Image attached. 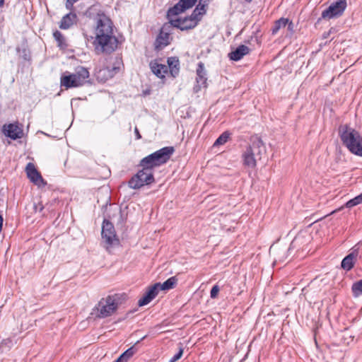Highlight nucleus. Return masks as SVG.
Here are the masks:
<instances>
[{
	"instance_id": "nucleus-2",
	"label": "nucleus",
	"mask_w": 362,
	"mask_h": 362,
	"mask_svg": "<svg viewBox=\"0 0 362 362\" xmlns=\"http://www.w3.org/2000/svg\"><path fill=\"white\" fill-rule=\"evenodd\" d=\"M339 134L343 144L352 153L362 157V136L356 129L348 125H341Z\"/></svg>"
},
{
	"instance_id": "nucleus-22",
	"label": "nucleus",
	"mask_w": 362,
	"mask_h": 362,
	"mask_svg": "<svg viewBox=\"0 0 362 362\" xmlns=\"http://www.w3.org/2000/svg\"><path fill=\"white\" fill-rule=\"evenodd\" d=\"M249 48L245 45L239 46L235 50L232 51L228 54V57L230 60L238 61L248 53Z\"/></svg>"
},
{
	"instance_id": "nucleus-38",
	"label": "nucleus",
	"mask_w": 362,
	"mask_h": 362,
	"mask_svg": "<svg viewBox=\"0 0 362 362\" xmlns=\"http://www.w3.org/2000/svg\"><path fill=\"white\" fill-rule=\"evenodd\" d=\"M256 29V31H257V33H255L254 37L255 39V41L257 42V44L259 45L260 44L261 41H260V37H261V35H258V33H259V27L257 26L255 28ZM253 39V37H250V40H252Z\"/></svg>"
},
{
	"instance_id": "nucleus-16",
	"label": "nucleus",
	"mask_w": 362,
	"mask_h": 362,
	"mask_svg": "<svg viewBox=\"0 0 362 362\" xmlns=\"http://www.w3.org/2000/svg\"><path fill=\"white\" fill-rule=\"evenodd\" d=\"M149 66L151 71L160 78H164L168 71L166 65L158 64L156 60L151 62Z\"/></svg>"
},
{
	"instance_id": "nucleus-24",
	"label": "nucleus",
	"mask_w": 362,
	"mask_h": 362,
	"mask_svg": "<svg viewBox=\"0 0 362 362\" xmlns=\"http://www.w3.org/2000/svg\"><path fill=\"white\" fill-rule=\"evenodd\" d=\"M177 283L176 276H172L164 281L163 284H159V290H170L173 288Z\"/></svg>"
},
{
	"instance_id": "nucleus-35",
	"label": "nucleus",
	"mask_w": 362,
	"mask_h": 362,
	"mask_svg": "<svg viewBox=\"0 0 362 362\" xmlns=\"http://www.w3.org/2000/svg\"><path fill=\"white\" fill-rule=\"evenodd\" d=\"M182 354H183V348H182V345H180L179 351L170 358L169 362L177 361V360H179L181 358Z\"/></svg>"
},
{
	"instance_id": "nucleus-34",
	"label": "nucleus",
	"mask_w": 362,
	"mask_h": 362,
	"mask_svg": "<svg viewBox=\"0 0 362 362\" xmlns=\"http://www.w3.org/2000/svg\"><path fill=\"white\" fill-rule=\"evenodd\" d=\"M151 300V298L148 297L146 293H144L143 297L139 300L138 305L140 307L144 306L148 304Z\"/></svg>"
},
{
	"instance_id": "nucleus-32",
	"label": "nucleus",
	"mask_w": 362,
	"mask_h": 362,
	"mask_svg": "<svg viewBox=\"0 0 362 362\" xmlns=\"http://www.w3.org/2000/svg\"><path fill=\"white\" fill-rule=\"evenodd\" d=\"M362 203V193L354 199H350L346 203V206L347 208H351L353 206H355L359 204Z\"/></svg>"
},
{
	"instance_id": "nucleus-40",
	"label": "nucleus",
	"mask_w": 362,
	"mask_h": 362,
	"mask_svg": "<svg viewBox=\"0 0 362 362\" xmlns=\"http://www.w3.org/2000/svg\"><path fill=\"white\" fill-rule=\"evenodd\" d=\"M134 133H135L136 139H140L141 138V134H140V133H139V129H138V128H137V127H135V129H134Z\"/></svg>"
},
{
	"instance_id": "nucleus-13",
	"label": "nucleus",
	"mask_w": 362,
	"mask_h": 362,
	"mask_svg": "<svg viewBox=\"0 0 362 362\" xmlns=\"http://www.w3.org/2000/svg\"><path fill=\"white\" fill-rule=\"evenodd\" d=\"M84 83L82 82L81 79H78L74 73L61 78V86L65 87L66 89L81 86Z\"/></svg>"
},
{
	"instance_id": "nucleus-4",
	"label": "nucleus",
	"mask_w": 362,
	"mask_h": 362,
	"mask_svg": "<svg viewBox=\"0 0 362 362\" xmlns=\"http://www.w3.org/2000/svg\"><path fill=\"white\" fill-rule=\"evenodd\" d=\"M119 297L117 294L103 298L95 307L96 316L105 318L111 316L118 308Z\"/></svg>"
},
{
	"instance_id": "nucleus-11",
	"label": "nucleus",
	"mask_w": 362,
	"mask_h": 362,
	"mask_svg": "<svg viewBox=\"0 0 362 362\" xmlns=\"http://www.w3.org/2000/svg\"><path fill=\"white\" fill-rule=\"evenodd\" d=\"M198 21L196 18H192V16L185 18L184 19L177 18L175 21H171V24L181 30H187L192 29L197 26Z\"/></svg>"
},
{
	"instance_id": "nucleus-3",
	"label": "nucleus",
	"mask_w": 362,
	"mask_h": 362,
	"mask_svg": "<svg viewBox=\"0 0 362 362\" xmlns=\"http://www.w3.org/2000/svg\"><path fill=\"white\" fill-rule=\"evenodd\" d=\"M174 152L175 148L173 146L163 147L142 158L139 165L148 166L153 170L154 168L165 164Z\"/></svg>"
},
{
	"instance_id": "nucleus-27",
	"label": "nucleus",
	"mask_w": 362,
	"mask_h": 362,
	"mask_svg": "<svg viewBox=\"0 0 362 362\" xmlns=\"http://www.w3.org/2000/svg\"><path fill=\"white\" fill-rule=\"evenodd\" d=\"M205 7V4H202L201 3H199L190 15L192 16V18H196L197 21L199 22L200 21V16H202L206 13Z\"/></svg>"
},
{
	"instance_id": "nucleus-1",
	"label": "nucleus",
	"mask_w": 362,
	"mask_h": 362,
	"mask_svg": "<svg viewBox=\"0 0 362 362\" xmlns=\"http://www.w3.org/2000/svg\"><path fill=\"white\" fill-rule=\"evenodd\" d=\"M118 40L114 35L113 24L106 15L98 14L95 28V40L93 42L95 51L112 53L117 47Z\"/></svg>"
},
{
	"instance_id": "nucleus-26",
	"label": "nucleus",
	"mask_w": 362,
	"mask_h": 362,
	"mask_svg": "<svg viewBox=\"0 0 362 362\" xmlns=\"http://www.w3.org/2000/svg\"><path fill=\"white\" fill-rule=\"evenodd\" d=\"M288 23V19L285 18H281L280 19L276 21L274 26L272 28V34H276L281 28H285Z\"/></svg>"
},
{
	"instance_id": "nucleus-39",
	"label": "nucleus",
	"mask_w": 362,
	"mask_h": 362,
	"mask_svg": "<svg viewBox=\"0 0 362 362\" xmlns=\"http://www.w3.org/2000/svg\"><path fill=\"white\" fill-rule=\"evenodd\" d=\"M78 0H66V7L67 9H71L73 7V5L75 2H76Z\"/></svg>"
},
{
	"instance_id": "nucleus-44",
	"label": "nucleus",
	"mask_w": 362,
	"mask_h": 362,
	"mask_svg": "<svg viewBox=\"0 0 362 362\" xmlns=\"http://www.w3.org/2000/svg\"><path fill=\"white\" fill-rule=\"evenodd\" d=\"M255 261H256V264L259 263V262H260L259 254H257V256L255 257Z\"/></svg>"
},
{
	"instance_id": "nucleus-7",
	"label": "nucleus",
	"mask_w": 362,
	"mask_h": 362,
	"mask_svg": "<svg viewBox=\"0 0 362 362\" xmlns=\"http://www.w3.org/2000/svg\"><path fill=\"white\" fill-rule=\"evenodd\" d=\"M101 235L102 239L107 245V248L114 244L119 243V240L117 238L115 227L108 220L105 219L103 222Z\"/></svg>"
},
{
	"instance_id": "nucleus-14",
	"label": "nucleus",
	"mask_w": 362,
	"mask_h": 362,
	"mask_svg": "<svg viewBox=\"0 0 362 362\" xmlns=\"http://www.w3.org/2000/svg\"><path fill=\"white\" fill-rule=\"evenodd\" d=\"M358 255V250L353 247L351 252L342 259L341 267L346 271L351 270L354 266Z\"/></svg>"
},
{
	"instance_id": "nucleus-23",
	"label": "nucleus",
	"mask_w": 362,
	"mask_h": 362,
	"mask_svg": "<svg viewBox=\"0 0 362 362\" xmlns=\"http://www.w3.org/2000/svg\"><path fill=\"white\" fill-rule=\"evenodd\" d=\"M53 37L54 38V40L57 41V46L62 49H64L67 47L68 45L66 42V39L64 37V36L62 35V33L59 31V30H55L54 33H53Z\"/></svg>"
},
{
	"instance_id": "nucleus-6",
	"label": "nucleus",
	"mask_w": 362,
	"mask_h": 362,
	"mask_svg": "<svg viewBox=\"0 0 362 362\" xmlns=\"http://www.w3.org/2000/svg\"><path fill=\"white\" fill-rule=\"evenodd\" d=\"M346 0H337L322 12V18L332 19L341 16L346 8Z\"/></svg>"
},
{
	"instance_id": "nucleus-43",
	"label": "nucleus",
	"mask_w": 362,
	"mask_h": 362,
	"mask_svg": "<svg viewBox=\"0 0 362 362\" xmlns=\"http://www.w3.org/2000/svg\"><path fill=\"white\" fill-rule=\"evenodd\" d=\"M43 208H44V207H43L41 204H40L39 208H38V206H35V210L36 211H37V210H39V211H41L43 209Z\"/></svg>"
},
{
	"instance_id": "nucleus-30",
	"label": "nucleus",
	"mask_w": 362,
	"mask_h": 362,
	"mask_svg": "<svg viewBox=\"0 0 362 362\" xmlns=\"http://www.w3.org/2000/svg\"><path fill=\"white\" fill-rule=\"evenodd\" d=\"M159 291V284H155L154 285L150 286L148 290L146 291V294L151 298V299H154L158 295Z\"/></svg>"
},
{
	"instance_id": "nucleus-29",
	"label": "nucleus",
	"mask_w": 362,
	"mask_h": 362,
	"mask_svg": "<svg viewBox=\"0 0 362 362\" xmlns=\"http://www.w3.org/2000/svg\"><path fill=\"white\" fill-rule=\"evenodd\" d=\"M230 133L228 132H224L222 133L218 139L214 143V146H218L225 144L229 139Z\"/></svg>"
},
{
	"instance_id": "nucleus-20",
	"label": "nucleus",
	"mask_w": 362,
	"mask_h": 362,
	"mask_svg": "<svg viewBox=\"0 0 362 362\" xmlns=\"http://www.w3.org/2000/svg\"><path fill=\"white\" fill-rule=\"evenodd\" d=\"M146 337V335L143 337L140 340L137 341L134 346L129 348L126 350L123 354L120 355V356L115 360L114 362H127L131 357H132L137 351V348L136 346L143 339Z\"/></svg>"
},
{
	"instance_id": "nucleus-42",
	"label": "nucleus",
	"mask_w": 362,
	"mask_h": 362,
	"mask_svg": "<svg viewBox=\"0 0 362 362\" xmlns=\"http://www.w3.org/2000/svg\"><path fill=\"white\" fill-rule=\"evenodd\" d=\"M287 25H288V29L290 31H291V32H292V31L293 30V27H294L293 23L292 22H289V21H288V23H287Z\"/></svg>"
},
{
	"instance_id": "nucleus-37",
	"label": "nucleus",
	"mask_w": 362,
	"mask_h": 362,
	"mask_svg": "<svg viewBox=\"0 0 362 362\" xmlns=\"http://www.w3.org/2000/svg\"><path fill=\"white\" fill-rule=\"evenodd\" d=\"M218 291H219V287L217 285L214 286L210 292L211 298H216Z\"/></svg>"
},
{
	"instance_id": "nucleus-5",
	"label": "nucleus",
	"mask_w": 362,
	"mask_h": 362,
	"mask_svg": "<svg viewBox=\"0 0 362 362\" xmlns=\"http://www.w3.org/2000/svg\"><path fill=\"white\" fill-rule=\"evenodd\" d=\"M139 170L128 182V185L134 189H140L155 182L153 170L148 166H141Z\"/></svg>"
},
{
	"instance_id": "nucleus-28",
	"label": "nucleus",
	"mask_w": 362,
	"mask_h": 362,
	"mask_svg": "<svg viewBox=\"0 0 362 362\" xmlns=\"http://www.w3.org/2000/svg\"><path fill=\"white\" fill-rule=\"evenodd\" d=\"M183 8L179 6V3L177 2L173 7L170 8L167 12V17L169 19H171L172 17L177 16L178 14L184 12ZM172 20H170L171 21Z\"/></svg>"
},
{
	"instance_id": "nucleus-8",
	"label": "nucleus",
	"mask_w": 362,
	"mask_h": 362,
	"mask_svg": "<svg viewBox=\"0 0 362 362\" xmlns=\"http://www.w3.org/2000/svg\"><path fill=\"white\" fill-rule=\"evenodd\" d=\"M252 142L250 146V167L256 165L257 160L262 159L265 153V147L262 140L257 136H252L250 139Z\"/></svg>"
},
{
	"instance_id": "nucleus-18",
	"label": "nucleus",
	"mask_w": 362,
	"mask_h": 362,
	"mask_svg": "<svg viewBox=\"0 0 362 362\" xmlns=\"http://www.w3.org/2000/svg\"><path fill=\"white\" fill-rule=\"evenodd\" d=\"M77 22V16L75 13L70 12L62 17L60 23L59 28L63 30L70 28L73 25Z\"/></svg>"
},
{
	"instance_id": "nucleus-15",
	"label": "nucleus",
	"mask_w": 362,
	"mask_h": 362,
	"mask_svg": "<svg viewBox=\"0 0 362 362\" xmlns=\"http://www.w3.org/2000/svg\"><path fill=\"white\" fill-rule=\"evenodd\" d=\"M288 249L286 246L272 245L269 248L270 254L275 257V262H284L288 257Z\"/></svg>"
},
{
	"instance_id": "nucleus-17",
	"label": "nucleus",
	"mask_w": 362,
	"mask_h": 362,
	"mask_svg": "<svg viewBox=\"0 0 362 362\" xmlns=\"http://www.w3.org/2000/svg\"><path fill=\"white\" fill-rule=\"evenodd\" d=\"M119 67H113L112 69L109 67H104L100 69L96 74L97 78L100 81H106L108 78H111L114 76L115 74L118 71Z\"/></svg>"
},
{
	"instance_id": "nucleus-33",
	"label": "nucleus",
	"mask_w": 362,
	"mask_h": 362,
	"mask_svg": "<svg viewBox=\"0 0 362 362\" xmlns=\"http://www.w3.org/2000/svg\"><path fill=\"white\" fill-rule=\"evenodd\" d=\"M197 0H180L178 1L179 6L183 8L184 11L192 8L197 2Z\"/></svg>"
},
{
	"instance_id": "nucleus-10",
	"label": "nucleus",
	"mask_w": 362,
	"mask_h": 362,
	"mask_svg": "<svg viewBox=\"0 0 362 362\" xmlns=\"http://www.w3.org/2000/svg\"><path fill=\"white\" fill-rule=\"evenodd\" d=\"M196 73L197 85L194 88V90L195 92H198L202 88L207 87L206 71L205 70L204 64L203 62H200L198 63Z\"/></svg>"
},
{
	"instance_id": "nucleus-25",
	"label": "nucleus",
	"mask_w": 362,
	"mask_h": 362,
	"mask_svg": "<svg viewBox=\"0 0 362 362\" xmlns=\"http://www.w3.org/2000/svg\"><path fill=\"white\" fill-rule=\"evenodd\" d=\"M78 79H81L84 83L87 81L89 78V71L86 68L83 66H78L76 69L75 73Z\"/></svg>"
},
{
	"instance_id": "nucleus-46",
	"label": "nucleus",
	"mask_w": 362,
	"mask_h": 362,
	"mask_svg": "<svg viewBox=\"0 0 362 362\" xmlns=\"http://www.w3.org/2000/svg\"><path fill=\"white\" fill-rule=\"evenodd\" d=\"M261 10H262V5L258 6L257 11H261Z\"/></svg>"
},
{
	"instance_id": "nucleus-31",
	"label": "nucleus",
	"mask_w": 362,
	"mask_h": 362,
	"mask_svg": "<svg viewBox=\"0 0 362 362\" xmlns=\"http://www.w3.org/2000/svg\"><path fill=\"white\" fill-rule=\"evenodd\" d=\"M352 292L355 297H358L362 294V279L355 282L352 285Z\"/></svg>"
},
{
	"instance_id": "nucleus-19",
	"label": "nucleus",
	"mask_w": 362,
	"mask_h": 362,
	"mask_svg": "<svg viewBox=\"0 0 362 362\" xmlns=\"http://www.w3.org/2000/svg\"><path fill=\"white\" fill-rule=\"evenodd\" d=\"M169 34L164 33L162 28L155 40L154 48L156 50L159 51L169 45Z\"/></svg>"
},
{
	"instance_id": "nucleus-21",
	"label": "nucleus",
	"mask_w": 362,
	"mask_h": 362,
	"mask_svg": "<svg viewBox=\"0 0 362 362\" xmlns=\"http://www.w3.org/2000/svg\"><path fill=\"white\" fill-rule=\"evenodd\" d=\"M168 67L173 77H176L180 71V61L176 57H169L167 60Z\"/></svg>"
},
{
	"instance_id": "nucleus-12",
	"label": "nucleus",
	"mask_w": 362,
	"mask_h": 362,
	"mask_svg": "<svg viewBox=\"0 0 362 362\" xmlns=\"http://www.w3.org/2000/svg\"><path fill=\"white\" fill-rule=\"evenodd\" d=\"M25 172L28 177L35 185L40 186L41 184H45L42 177L41 176L40 173L37 170L33 163H28L27 164L25 168Z\"/></svg>"
},
{
	"instance_id": "nucleus-41",
	"label": "nucleus",
	"mask_w": 362,
	"mask_h": 362,
	"mask_svg": "<svg viewBox=\"0 0 362 362\" xmlns=\"http://www.w3.org/2000/svg\"><path fill=\"white\" fill-rule=\"evenodd\" d=\"M244 158H244L245 164L248 165L249 164V154H247V153H245Z\"/></svg>"
},
{
	"instance_id": "nucleus-36",
	"label": "nucleus",
	"mask_w": 362,
	"mask_h": 362,
	"mask_svg": "<svg viewBox=\"0 0 362 362\" xmlns=\"http://www.w3.org/2000/svg\"><path fill=\"white\" fill-rule=\"evenodd\" d=\"M1 346H6L8 348H11L13 346V342L12 339L7 338V339H3L1 342Z\"/></svg>"
},
{
	"instance_id": "nucleus-9",
	"label": "nucleus",
	"mask_w": 362,
	"mask_h": 362,
	"mask_svg": "<svg viewBox=\"0 0 362 362\" xmlns=\"http://www.w3.org/2000/svg\"><path fill=\"white\" fill-rule=\"evenodd\" d=\"M2 132L6 136L13 140L21 139L24 135L23 126L18 122L4 124Z\"/></svg>"
},
{
	"instance_id": "nucleus-45",
	"label": "nucleus",
	"mask_w": 362,
	"mask_h": 362,
	"mask_svg": "<svg viewBox=\"0 0 362 362\" xmlns=\"http://www.w3.org/2000/svg\"><path fill=\"white\" fill-rule=\"evenodd\" d=\"M4 4V0H0V7L3 6Z\"/></svg>"
}]
</instances>
